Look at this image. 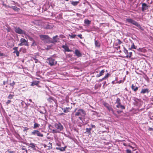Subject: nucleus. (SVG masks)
<instances>
[{
	"mask_svg": "<svg viewBox=\"0 0 153 153\" xmlns=\"http://www.w3.org/2000/svg\"><path fill=\"white\" fill-rule=\"evenodd\" d=\"M86 114L85 111L82 109H79L76 112L75 116H72L71 120L74 123H75L77 122L76 120V117L75 116H80L79 117V118L81 120H82V117H84Z\"/></svg>",
	"mask_w": 153,
	"mask_h": 153,
	"instance_id": "nucleus-1",
	"label": "nucleus"
},
{
	"mask_svg": "<svg viewBox=\"0 0 153 153\" xmlns=\"http://www.w3.org/2000/svg\"><path fill=\"white\" fill-rule=\"evenodd\" d=\"M52 127L55 128L52 130V132L53 133H59L64 128L63 126L59 122L55 123Z\"/></svg>",
	"mask_w": 153,
	"mask_h": 153,
	"instance_id": "nucleus-2",
	"label": "nucleus"
},
{
	"mask_svg": "<svg viewBox=\"0 0 153 153\" xmlns=\"http://www.w3.org/2000/svg\"><path fill=\"white\" fill-rule=\"evenodd\" d=\"M20 43L18 44L19 46L25 45L28 46H29L27 40H26L24 38H22L20 40Z\"/></svg>",
	"mask_w": 153,
	"mask_h": 153,
	"instance_id": "nucleus-3",
	"label": "nucleus"
},
{
	"mask_svg": "<svg viewBox=\"0 0 153 153\" xmlns=\"http://www.w3.org/2000/svg\"><path fill=\"white\" fill-rule=\"evenodd\" d=\"M47 62L51 66L54 65L56 64L57 62L52 58H49L47 59Z\"/></svg>",
	"mask_w": 153,
	"mask_h": 153,
	"instance_id": "nucleus-4",
	"label": "nucleus"
},
{
	"mask_svg": "<svg viewBox=\"0 0 153 153\" xmlns=\"http://www.w3.org/2000/svg\"><path fill=\"white\" fill-rule=\"evenodd\" d=\"M126 21L129 23L132 24L138 27H141L140 25L139 24L134 20L131 19H126Z\"/></svg>",
	"mask_w": 153,
	"mask_h": 153,
	"instance_id": "nucleus-5",
	"label": "nucleus"
},
{
	"mask_svg": "<svg viewBox=\"0 0 153 153\" xmlns=\"http://www.w3.org/2000/svg\"><path fill=\"white\" fill-rule=\"evenodd\" d=\"M115 104L116 105V107L118 108H121L123 109H125V107L124 105H121V100L120 99L117 98L116 100Z\"/></svg>",
	"mask_w": 153,
	"mask_h": 153,
	"instance_id": "nucleus-6",
	"label": "nucleus"
},
{
	"mask_svg": "<svg viewBox=\"0 0 153 153\" xmlns=\"http://www.w3.org/2000/svg\"><path fill=\"white\" fill-rule=\"evenodd\" d=\"M15 31V32L20 34H25V32L22 30L19 27H16L14 28Z\"/></svg>",
	"mask_w": 153,
	"mask_h": 153,
	"instance_id": "nucleus-7",
	"label": "nucleus"
},
{
	"mask_svg": "<svg viewBox=\"0 0 153 153\" xmlns=\"http://www.w3.org/2000/svg\"><path fill=\"white\" fill-rule=\"evenodd\" d=\"M31 134L33 135L36 134L38 136L42 137L44 136L43 134L41 133L37 130H34L31 132Z\"/></svg>",
	"mask_w": 153,
	"mask_h": 153,
	"instance_id": "nucleus-8",
	"label": "nucleus"
},
{
	"mask_svg": "<svg viewBox=\"0 0 153 153\" xmlns=\"http://www.w3.org/2000/svg\"><path fill=\"white\" fill-rule=\"evenodd\" d=\"M39 36L41 39L42 40H45L46 39L49 40L50 38L48 35H40Z\"/></svg>",
	"mask_w": 153,
	"mask_h": 153,
	"instance_id": "nucleus-9",
	"label": "nucleus"
},
{
	"mask_svg": "<svg viewBox=\"0 0 153 153\" xmlns=\"http://www.w3.org/2000/svg\"><path fill=\"white\" fill-rule=\"evenodd\" d=\"M74 54L78 57H81L82 56L81 53L78 49H76L75 50Z\"/></svg>",
	"mask_w": 153,
	"mask_h": 153,
	"instance_id": "nucleus-10",
	"label": "nucleus"
},
{
	"mask_svg": "<svg viewBox=\"0 0 153 153\" xmlns=\"http://www.w3.org/2000/svg\"><path fill=\"white\" fill-rule=\"evenodd\" d=\"M54 27L53 25L51 23H48L45 27V28L46 29H51Z\"/></svg>",
	"mask_w": 153,
	"mask_h": 153,
	"instance_id": "nucleus-11",
	"label": "nucleus"
},
{
	"mask_svg": "<svg viewBox=\"0 0 153 153\" xmlns=\"http://www.w3.org/2000/svg\"><path fill=\"white\" fill-rule=\"evenodd\" d=\"M47 100L50 103H52L53 102H55L56 100L55 99L52 97H49L48 99Z\"/></svg>",
	"mask_w": 153,
	"mask_h": 153,
	"instance_id": "nucleus-12",
	"label": "nucleus"
},
{
	"mask_svg": "<svg viewBox=\"0 0 153 153\" xmlns=\"http://www.w3.org/2000/svg\"><path fill=\"white\" fill-rule=\"evenodd\" d=\"M149 5H148L147 4L145 3H143L142 4V10H146L149 9L150 7Z\"/></svg>",
	"mask_w": 153,
	"mask_h": 153,
	"instance_id": "nucleus-13",
	"label": "nucleus"
},
{
	"mask_svg": "<svg viewBox=\"0 0 153 153\" xmlns=\"http://www.w3.org/2000/svg\"><path fill=\"white\" fill-rule=\"evenodd\" d=\"M131 89L134 92H136L138 89L137 86H134L133 84H132L131 86Z\"/></svg>",
	"mask_w": 153,
	"mask_h": 153,
	"instance_id": "nucleus-14",
	"label": "nucleus"
},
{
	"mask_svg": "<svg viewBox=\"0 0 153 153\" xmlns=\"http://www.w3.org/2000/svg\"><path fill=\"white\" fill-rule=\"evenodd\" d=\"M149 92V91L148 88H146L145 89H142L140 92V93L144 94L146 93H148Z\"/></svg>",
	"mask_w": 153,
	"mask_h": 153,
	"instance_id": "nucleus-15",
	"label": "nucleus"
},
{
	"mask_svg": "<svg viewBox=\"0 0 153 153\" xmlns=\"http://www.w3.org/2000/svg\"><path fill=\"white\" fill-rule=\"evenodd\" d=\"M58 36L57 35L53 36V41L51 42L52 43H54V42H57L58 41L59 39L58 38Z\"/></svg>",
	"mask_w": 153,
	"mask_h": 153,
	"instance_id": "nucleus-16",
	"label": "nucleus"
},
{
	"mask_svg": "<svg viewBox=\"0 0 153 153\" xmlns=\"http://www.w3.org/2000/svg\"><path fill=\"white\" fill-rule=\"evenodd\" d=\"M104 72H105L104 70H102L100 72L99 74H97V76H96L97 77H99L102 76V75H103Z\"/></svg>",
	"mask_w": 153,
	"mask_h": 153,
	"instance_id": "nucleus-17",
	"label": "nucleus"
},
{
	"mask_svg": "<svg viewBox=\"0 0 153 153\" xmlns=\"http://www.w3.org/2000/svg\"><path fill=\"white\" fill-rule=\"evenodd\" d=\"M84 23L87 25H89L91 24V21L89 20L86 19L84 20Z\"/></svg>",
	"mask_w": 153,
	"mask_h": 153,
	"instance_id": "nucleus-18",
	"label": "nucleus"
},
{
	"mask_svg": "<svg viewBox=\"0 0 153 153\" xmlns=\"http://www.w3.org/2000/svg\"><path fill=\"white\" fill-rule=\"evenodd\" d=\"M26 49L25 48H21L20 49L19 51H22L23 53H25L26 52Z\"/></svg>",
	"mask_w": 153,
	"mask_h": 153,
	"instance_id": "nucleus-19",
	"label": "nucleus"
},
{
	"mask_svg": "<svg viewBox=\"0 0 153 153\" xmlns=\"http://www.w3.org/2000/svg\"><path fill=\"white\" fill-rule=\"evenodd\" d=\"M39 126H40V125L39 124H38L37 123L35 122L34 125H33V128L34 129H35V128H37L39 127Z\"/></svg>",
	"mask_w": 153,
	"mask_h": 153,
	"instance_id": "nucleus-20",
	"label": "nucleus"
},
{
	"mask_svg": "<svg viewBox=\"0 0 153 153\" xmlns=\"http://www.w3.org/2000/svg\"><path fill=\"white\" fill-rule=\"evenodd\" d=\"M70 109H71L69 107L66 108H64L63 112L65 113H68L69 112V110Z\"/></svg>",
	"mask_w": 153,
	"mask_h": 153,
	"instance_id": "nucleus-21",
	"label": "nucleus"
},
{
	"mask_svg": "<svg viewBox=\"0 0 153 153\" xmlns=\"http://www.w3.org/2000/svg\"><path fill=\"white\" fill-rule=\"evenodd\" d=\"M79 1H71V4L73 6H76L79 3Z\"/></svg>",
	"mask_w": 153,
	"mask_h": 153,
	"instance_id": "nucleus-22",
	"label": "nucleus"
},
{
	"mask_svg": "<svg viewBox=\"0 0 153 153\" xmlns=\"http://www.w3.org/2000/svg\"><path fill=\"white\" fill-rule=\"evenodd\" d=\"M95 46L96 47H100V44L97 41H95Z\"/></svg>",
	"mask_w": 153,
	"mask_h": 153,
	"instance_id": "nucleus-23",
	"label": "nucleus"
},
{
	"mask_svg": "<svg viewBox=\"0 0 153 153\" xmlns=\"http://www.w3.org/2000/svg\"><path fill=\"white\" fill-rule=\"evenodd\" d=\"M30 147L33 149H35L36 145L34 143H30Z\"/></svg>",
	"mask_w": 153,
	"mask_h": 153,
	"instance_id": "nucleus-24",
	"label": "nucleus"
},
{
	"mask_svg": "<svg viewBox=\"0 0 153 153\" xmlns=\"http://www.w3.org/2000/svg\"><path fill=\"white\" fill-rule=\"evenodd\" d=\"M22 150L24 151L23 152L24 153H27V148L25 146H23L22 147Z\"/></svg>",
	"mask_w": 153,
	"mask_h": 153,
	"instance_id": "nucleus-25",
	"label": "nucleus"
},
{
	"mask_svg": "<svg viewBox=\"0 0 153 153\" xmlns=\"http://www.w3.org/2000/svg\"><path fill=\"white\" fill-rule=\"evenodd\" d=\"M62 47L64 48H65V50L67 52H70V51H71V50H70L68 47L67 46H66V47H65V46L64 45H63L62 46Z\"/></svg>",
	"mask_w": 153,
	"mask_h": 153,
	"instance_id": "nucleus-26",
	"label": "nucleus"
},
{
	"mask_svg": "<svg viewBox=\"0 0 153 153\" xmlns=\"http://www.w3.org/2000/svg\"><path fill=\"white\" fill-rule=\"evenodd\" d=\"M39 81H35L34 82H33L31 84V85L33 86L34 85H38L39 84Z\"/></svg>",
	"mask_w": 153,
	"mask_h": 153,
	"instance_id": "nucleus-27",
	"label": "nucleus"
},
{
	"mask_svg": "<svg viewBox=\"0 0 153 153\" xmlns=\"http://www.w3.org/2000/svg\"><path fill=\"white\" fill-rule=\"evenodd\" d=\"M102 104L107 108L109 106V104L107 102H106L104 101L102 102Z\"/></svg>",
	"mask_w": 153,
	"mask_h": 153,
	"instance_id": "nucleus-28",
	"label": "nucleus"
},
{
	"mask_svg": "<svg viewBox=\"0 0 153 153\" xmlns=\"http://www.w3.org/2000/svg\"><path fill=\"white\" fill-rule=\"evenodd\" d=\"M109 111H111L113 113H114V111L113 109L111 107L109 106L107 108Z\"/></svg>",
	"mask_w": 153,
	"mask_h": 153,
	"instance_id": "nucleus-29",
	"label": "nucleus"
},
{
	"mask_svg": "<svg viewBox=\"0 0 153 153\" xmlns=\"http://www.w3.org/2000/svg\"><path fill=\"white\" fill-rule=\"evenodd\" d=\"M137 48V46H135L133 42L132 43V45L131 46V48H130L129 49H136Z\"/></svg>",
	"mask_w": 153,
	"mask_h": 153,
	"instance_id": "nucleus-30",
	"label": "nucleus"
},
{
	"mask_svg": "<svg viewBox=\"0 0 153 153\" xmlns=\"http://www.w3.org/2000/svg\"><path fill=\"white\" fill-rule=\"evenodd\" d=\"M30 39L31 40H33V42L32 45V46L34 45H36V44L35 42V41L33 40V39L32 38H30Z\"/></svg>",
	"mask_w": 153,
	"mask_h": 153,
	"instance_id": "nucleus-31",
	"label": "nucleus"
},
{
	"mask_svg": "<svg viewBox=\"0 0 153 153\" xmlns=\"http://www.w3.org/2000/svg\"><path fill=\"white\" fill-rule=\"evenodd\" d=\"M69 36L71 38H74L76 36V35L75 34L70 35L69 34Z\"/></svg>",
	"mask_w": 153,
	"mask_h": 153,
	"instance_id": "nucleus-32",
	"label": "nucleus"
},
{
	"mask_svg": "<svg viewBox=\"0 0 153 153\" xmlns=\"http://www.w3.org/2000/svg\"><path fill=\"white\" fill-rule=\"evenodd\" d=\"M132 52H130L129 53V55L128 56V55H126V57L128 58V57H129V58H131L132 55Z\"/></svg>",
	"mask_w": 153,
	"mask_h": 153,
	"instance_id": "nucleus-33",
	"label": "nucleus"
},
{
	"mask_svg": "<svg viewBox=\"0 0 153 153\" xmlns=\"http://www.w3.org/2000/svg\"><path fill=\"white\" fill-rule=\"evenodd\" d=\"M15 84V82L14 81H13L12 83H10V86L12 87V88H13Z\"/></svg>",
	"mask_w": 153,
	"mask_h": 153,
	"instance_id": "nucleus-34",
	"label": "nucleus"
},
{
	"mask_svg": "<svg viewBox=\"0 0 153 153\" xmlns=\"http://www.w3.org/2000/svg\"><path fill=\"white\" fill-rule=\"evenodd\" d=\"M19 51H14L13 52V53H16L17 56H19Z\"/></svg>",
	"mask_w": 153,
	"mask_h": 153,
	"instance_id": "nucleus-35",
	"label": "nucleus"
},
{
	"mask_svg": "<svg viewBox=\"0 0 153 153\" xmlns=\"http://www.w3.org/2000/svg\"><path fill=\"white\" fill-rule=\"evenodd\" d=\"M66 148V146H65L64 147H62V148H60V150L61 151H63L65 150V149Z\"/></svg>",
	"mask_w": 153,
	"mask_h": 153,
	"instance_id": "nucleus-36",
	"label": "nucleus"
},
{
	"mask_svg": "<svg viewBox=\"0 0 153 153\" xmlns=\"http://www.w3.org/2000/svg\"><path fill=\"white\" fill-rule=\"evenodd\" d=\"M13 96H14L13 95H12L11 94H10L8 97V98L9 99H11L13 98Z\"/></svg>",
	"mask_w": 153,
	"mask_h": 153,
	"instance_id": "nucleus-37",
	"label": "nucleus"
},
{
	"mask_svg": "<svg viewBox=\"0 0 153 153\" xmlns=\"http://www.w3.org/2000/svg\"><path fill=\"white\" fill-rule=\"evenodd\" d=\"M117 43L119 45H120L123 43L119 39H117Z\"/></svg>",
	"mask_w": 153,
	"mask_h": 153,
	"instance_id": "nucleus-38",
	"label": "nucleus"
},
{
	"mask_svg": "<svg viewBox=\"0 0 153 153\" xmlns=\"http://www.w3.org/2000/svg\"><path fill=\"white\" fill-rule=\"evenodd\" d=\"M124 52L125 53V54L127 55H128V52L127 50L125 48H124Z\"/></svg>",
	"mask_w": 153,
	"mask_h": 153,
	"instance_id": "nucleus-39",
	"label": "nucleus"
},
{
	"mask_svg": "<svg viewBox=\"0 0 153 153\" xmlns=\"http://www.w3.org/2000/svg\"><path fill=\"white\" fill-rule=\"evenodd\" d=\"M86 132H87L89 134H91V131L88 128H86Z\"/></svg>",
	"mask_w": 153,
	"mask_h": 153,
	"instance_id": "nucleus-40",
	"label": "nucleus"
},
{
	"mask_svg": "<svg viewBox=\"0 0 153 153\" xmlns=\"http://www.w3.org/2000/svg\"><path fill=\"white\" fill-rule=\"evenodd\" d=\"M110 75V74L108 73H107L105 76L104 77L105 79L107 78H108L109 75Z\"/></svg>",
	"mask_w": 153,
	"mask_h": 153,
	"instance_id": "nucleus-41",
	"label": "nucleus"
},
{
	"mask_svg": "<svg viewBox=\"0 0 153 153\" xmlns=\"http://www.w3.org/2000/svg\"><path fill=\"white\" fill-rule=\"evenodd\" d=\"M91 126L92 128H96V126L95 125H94L93 124H91Z\"/></svg>",
	"mask_w": 153,
	"mask_h": 153,
	"instance_id": "nucleus-42",
	"label": "nucleus"
},
{
	"mask_svg": "<svg viewBox=\"0 0 153 153\" xmlns=\"http://www.w3.org/2000/svg\"><path fill=\"white\" fill-rule=\"evenodd\" d=\"M48 145H49L48 146L49 147V148L51 149L52 146V143H51L50 142H49V143Z\"/></svg>",
	"mask_w": 153,
	"mask_h": 153,
	"instance_id": "nucleus-43",
	"label": "nucleus"
},
{
	"mask_svg": "<svg viewBox=\"0 0 153 153\" xmlns=\"http://www.w3.org/2000/svg\"><path fill=\"white\" fill-rule=\"evenodd\" d=\"M29 129V128L27 127H25L24 128V129L23 130L24 131H27Z\"/></svg>",
	"mask_w": 153,
	"mask_h": 153,
	"instance_id": "nucleus-44",
	"label": "nucleus"
},
{
	"mask_svg": "<svg viewBox=\"0 0 153 153\" xmlns=\"http://www.w3.org/2000/svg\"><path fill=\"white\" fill-rule=\"evenodd\" d=\"M126 152L127 153H132L131 150L128 149L126 150Z\"/></svg>",
	"mask_w": 153,
	"mask_h": 153,
	"instance_id": "nucleus-45",
	"label": "nucleus"
},
{
	"mask_svg": "<svg viewBox=\"0 0 153 153\" xmlns=\"http://www.w3.org/2000/svg\"><path fill=\"white\" fill-rule=\"evenodd\" d=\"M18 48L17 47H15L13 48V49L14 50H15L14 51H18Z\"/></svg>",
	"mask_w": 153,
	"mask_h": 153,
	"instance_id": "nucleus-46",
	"label": "nucleus"
},
{
	"mask_svg": "<svg viewBox=\"0 0 153 153\" xmlns=\"http://www.w3.org/2000/svg\"><path fill=\"white\" fill-rule=\"evenodd\" d=\"M77 36H78L79 37V38L81 39H82V35L81 34H80L79 35H77Z\"/></svg>",
	"mask_w": 153,
	"mask_h": 153,
	"instance_id": "nucleus-47",
	"label": "nucleus"
},
{
	"mask_svg": "<svg viewBox=\"0 0 153 153\" xmlns=\"http://www.w3.org/2000/svg\"><path fill=\"white\" fill-rule=\"evenodd\" d=\"M11 102V101L10 100H8L6 102V103L7 105H8Z\"/></svg>",
	"mask_w": 153,
	"mask_h": 153,
	"instance_id": "nucleus-48",
	"label": "nucleus"
},
{
	"mask_svg": "<svg viewBox=\"0 0 153 153\" xmlns=\"http://www.w3.org/2000/svg\"><path fill=\"white\" fill-rule=\"evenodd\" d=\"M7 152L8 153H14V152L13 151H10L9 150H7Z\"/></svg>",
	"mask_w": 153,
	"mask_h": 153,
	"instance_id": "nucleus-49",
	"label": "nucleus"
},
{
	"mask_svg": "<svg viewBox=\"0 0 153 153\" xmlns=\"http://www.w3.org/2000/svg\"><path fill=\"white\" fill-rule=\"evenodd\" d=\"M148 130L149 131H153V128H151V127H149L148 128Z\"/></svg>",
	"mask_w": 153,
	"mask_h": 153,
	"instance_id": "nucleus-50",
	"label": "nucleus"
},
{
	"mask_svg": "<svg viewBox=\"0 0 153 153\" xmlns=\"http://www.w3.org/2000/svg\"><path fill=\"white\" fill-rule=\"evenodd\" d=\"M33 59L34 60L35 62V63H36L37 62H38V60L36 58H34Z\"/></svg>",
	"mask_w": 153,
	"mask_h": 153,
	"instance_id": "nucleus-51",
	"label": "nucleus"
},
{
	"mask_svg": "<svg viewBox=\"0 0 153 153\" xmlns=\"http://www.w3.org/2000/svg\"><path fill=\"white\" fill-rule=\"evenodd\" d=\"M4 54L3 53H1L0 52V56H3Z\"/></svg>",
	"mask_w": 153,
	"mask_h": 153,
	"instance_id": "nucleus-52",
	"label": "nucleus"
},
{
	"mask_svg": "<svg viewBox=\"0 0 153 153\" xmlns=\"http://www.w3.org/2000/svg\"><path fill=\"white\" fill-rule=\"evenodd\" d=\"M105 79L104 78V77L102 78V79H100V81H102L104 79Z\"/></svg>",
	"mask_w": 153,
	"mask_h": 153,
	"instance_id": "nucleus-53",
	"label": "nucleus"
},
{
	"mask_svg": "<svg viewBox=\"0 0 153 153\" xmlns=\"http://www.w3.org/2000/svg\"><path fill=\"white\" fill-rule=\"evenodd\" d=\"M6 82L5 81H4L3 82V84L4 85H5L6 84Z\"/></svg>",
	"mask_w": 153,
	"mask_h": 153,
	"instance_id": "nucleus-54",
	"label": "nucleus"
},
{
	"mask_svg": "<svg viewBox=\"0 0 153 153\" xmlns=\"http://www.w3.org/2000/svg\"><path fill=\"white\" fill-rule=\"evenodd\" d=\"M17 7H14V8H13V10H17Z\"/></svg>",
	"mask_w": 153,
	"mask_h": 153,
	"instance_id": "nucleus-55",
	"label": "nucleus"
},
{
	"mask_svg": "<svg viewBox=\"0 0 153 153\" xmlns=\"http://www.w3.org/2000/svg\"><path fill=\"white\" fill-rule=\"evenodd\" d=\"M98 87L96 85L95 86V89H97L98 88Z\"/></svg>",
	"mask_w": 153,
	"mask_h": 153,
	"instance_id": "nucleus-56",
	"label": "nucleus"
},
{
	"mask_svg": "<svg viewBox=\"0 0 153 153\" xmlns=\"http://www.w3.org/2000/svg\"><path fill=\"white\" fill-rule=\"evenodd\" d=\"M129 146L130 147H131V148L132 149H134V147L132 146H130V145H129Z\"/></svg>",
	"mask_w": 153,
	"mask_h": 153,
	"instance_id": "nucleus-57",
	"label": "nucleus"
},
{
	"mask_svg": "<svg viewBox=\"0 0 153 153\" xmlns=\"http://www.w3.org/2000/svg\"><path fill=\"white\" fill-rule=\"evenodd\" d=\"M134 0H128V1H129L130 2H132L133 1H134Z\"/></svg>",
	"mask_w": 153,
	"mask_h": 153,
	"instance_id": "nucleus-58",
	"label": "nucleus"
},
{
	"mask_svg": "<svg viewBox=\"0 0 153 153\" xmlns=\"http://www.w3.org/2000/svg\"><path fill=\"white\" fill-rule=\"evenodd\" d=\"M89 129L90 131H91V130H92V128L91 127V128H88Z\"/></svg>",
	"mask_w": 153,
	"mask_h": 153,
	"instance_id": "nucleus-59",
	"label": "nucleus"
},
{
	"mask_svg": "<svg viewBox=\"0 0 153 153\" xmlns=\"http://www.w3.org/2000/svg\"><path fill=\"white\" fill-rule=\"evenodd\" d=\"M60 148L56 147V149H58V150H60Z\"/></svg>",
	"mask_w": 153,
	"mask_h": 153,
	"instance_id": "nucleus-60",
	"label": "nucleus"
},
{
	"mask_svg": "<svg viewBox=\"0 0 153 153\" xmlns=\"http://www.w3.org/2000/svg\"><path fill=\"white\" fill-rule=\"evenodd\" d=\"M29 101L30 102H32V100H31V99H30L29 100Z\"/></svg>",
	"mask_w": 153,
	"mask_h": 153,
	"instance_id": "nucleus-61",
	"label": "nucleus"
},
{
	"mask_svg": "<svg viewBox=\"0 0 153 153\" xmlns=\"http://www.w3.org/2000/svg\"><path fill=\"white\" fill-rule=\"evenodd\" d=\"M77 109V108H76L75 109L74 111L75 112L76 111V110Z\"/></svg>",
	"mask_w": 153,
	"mask_h": 153,
	"instance_id": "nucleus-62",
	"label": "nucleus"
},
{
	"mask_svg": "<svg viewBox=\"0 0 153 153\" xmlns=\"http://www.w3.org/2000/svg\"><path fill=\"white\" fill-rule=\"evenodd\" d=\"M112 83L113 84H114V81H113L112 82Z\"/></svg>",
	"mask_w": 153,
	"mask_h": 153,
	"instance_id": "nucleus-63",
	"label": "nucleus"
},
{
	"mask_svg": "<svg viewBox=\"0 0 153 153\" xmlns=\"http://www.w3.org/2000/svg\"><path fill=\"white\" fill-rule=\"evenodd\" d=\"M120 48V46H118V48Z\"/></svg>",
	"mask_w": 153,
	"mask_h": 153,
	"instance_id": "nucleus-64",
	"label": "nucleus"
}]
</instances>
